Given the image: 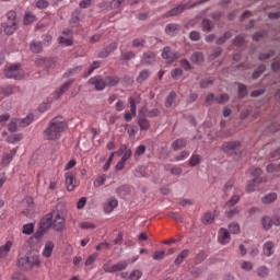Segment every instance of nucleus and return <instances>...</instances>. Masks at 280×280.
<instances>
[{
  "label": "nucleus",
  "instance_id": "nucleus-1",
  "mask_svg": "<svg viewBox=\"0 0 280 280\" xmlns=\"http://www.w3.org/2000/svg\"><path fill=\"white\" fill-rule=\"evenodd\" d=\"M66 222L65 217L58 210H54L50 213L45 214L39 222V226L37 231L33 234L34 240L40 242L43 235L49 231V229H54V231H65Z\"/></svg>",
  "mask_w": 280,
  "mask_h": 280
},
{
  "label": "nucleus",
  "instance_id": "nucleus-2",
  "mask_svg": "<svg viewBox=\"0 0 280 280\" xmlns=\"http://www.w3.org/2000/svg\"><path fill=\"white\" fill-rule=\"evenodd\" d=\"M67 128L65 118L57 116L49 121L48 127L44 131V139L47 141H58Z\"/></svg>",
  "mask_w": 280,
  "mask_h": 280
},
{
  "label": "nucleus",
  "instance_id": "nucleus-3",
  "mask_svg": "<svg viewBox=\"0 0 280 280\" xmlns=\"http://www.w3.org/2000/svg\"><path fill=\"white\" fill-rule=\"evenodd\" d=\"M18 266L21 270H32L40 266V257L37 254L30 253L25 257L18 260Z\"/></svg>",
  "mask_w": 280,
  "mask_h": 280
},
{
  "label": "nucleus",
  "instance_id": "nucleus-4",
  "mask_svg": "<svg viewBox=\"0 0 280 280\" xmlns=\"http://www.w3.org/2000/svg\"><path fill=\"white\" fill-rule=\"evenodd\" d=\"M261 174H264V171H261V168L257 167L252 170V176H254V179L249 182L246 186V191H248V194H252V191H255L257 187L261 185V183H268V178L259 177L261 176Z\"/></svg>",
  "mask_w": 280,
  "mask_h": 280
},
{
  "label": "nucleus",
  "instance_id": "nucleus-5",
  "mask_svg": "<svg viewBox=\"0 0 280 280\" xmlns=\"http://www.w3.org/2000/svg\"><path fill=\"white\" fill-rule=\"evenodd\" d=\"M7 22L2 24V28L4 30V34L12 36V34L16 32L19 27V22L16 21V12L9 11L7 13Z\"/></svg>",
  "mask_w": 280,
  "mask_h": 280
},
{
  "label": "nucleus",
  "instance_id": "nucleus-6",
  "mask_svg": "<svg viewBox=\"0 0 280 280\" xmlns=\"http://www.w3.org/2000/svg\"><path fill=\"white\" fill-rule=\"evenodd\" d=\"M5 75L9 79L23 80V78H25V71L21 69L20 63H15L7 68Z\"/></svg>",
  "mask_w": 280,
  "mask_h": 280
},
{
  "label": "nucleus",
  "instance_id": "nucleus-7",
  "mask_svg": "<svg viewBox=\"0 0 280 280\" xmlns=\"http://www.w3.org/2000/svg\"><path fill=\"white\" fill-rule=\"evenodd\" d=\"M207 0H200L198 2L195 3H184V4H179L175 8H173L172 10H170L166 13V16H178V14H183V12H185V10H189V8H196V5H200L201 3H206Z\"/></svg>",
  "mask_w": 280,
  "mask_h": 280
},
{
  "label": "nucleus",
  "instance_id": "nucleus-8",
  "mask_svg": "<svg viewBox=\"0 0 280 280\" xmlns=\"http://www.w3.org/2000/svg\"><path fill=\"white\" fill-rule=\"evenodd\" d=\"M126 268H128V261L126 260H121L115 265H110V262H105L103 265V270L104 272H121V270H126Z\"/></svg>",
  "mask_w": 280,
  "mask_h": 280
},
{
  "label": "nucleus",
  "instance_id": "nucleus-9",
  "mask_svg": "<svg viewBox=\"0 0 280 280\" xmlns=\"http://www.w3.org/2000/svg\"><path fill=\"white\" fill-rule=\"evenodd\" d=\"M35 63L37 67L46 69V71H49V69H56L58 60L56 58H38L36 59Z\"/></svg>",
  "mask_w": 280,
  "mask_h": 280
},
{
  "label": "nucleus",
  "instance_id": "nucleus-10",
  "mask_svg": "<svg viewBox=\"0 0 280 280\" xmlns=\"http://www.w3.org/2000/svg\"><path fill=\"white\" fill-rule=\"evenodd\" d=\"M66 178V187L68 191H73L75 189L77 180H75V173L73 172H67L65 174Z\"/></svg>",
  "mask_w": 280,
  "mask_h": 280
},
{
  "label": "nucleus",
  "instance_id": "nucleus-11",
  "mask_svg": "<svg viewBox=\"0 0 280 280\" xmlns=\"http://www.w3.org/2000/svg\"><path fill=\"white\" fill-rule=\"evenodd\" d=\"M162 58L167 60V62H174V60H178L180 58V54L172 51V48L165 47L162 52Z\"/></svg>",
  "mask_w": 280,
  "mask_h": 280
},
{
  "label": "nucleus",
  "instance_id": "nucleus-12",
  "mask_svg": "<svg viewBox=\"0 0 280 280\" xmlns=\"http://www.w3.org/2000/svg\"><path fill=\"white\" fill-rule=\"evenodd\" d=\"M62 34L63 35L58 38L59 45H63V47H71V45H73L71 30H65Z\"/></svg>",
  "mask_w": 280,
  "mask_h": 280
},
{
  "label": "nucleus",
  "instance_id": "nucleus-13",
  "mask_svg": "<svg viewBox=\"0 0 280 280\" xmlns=\"http://www.w3.org/2000/svg\"><path fill=\"white\" fill-rule=\"evenodd\" d=\"M89 83L92 84L96 91H104L106 89V79H102V77L91 78Z\"/></svg>",
  "mask_w": 280,
  "mask_h": 280
},
{
  "label": "nucleus",
  "instance_id": "nucleus-14",
  "mask_svg": "<svg viewBox=\"0 0 280 280\" xmlns=\"http://www.w3.org/2000/svg\"><path fill=\"white\" fill-rule=\"evenodd\" d=\"M119 205V201H117V198L109 197L107 201L104 203V211L105 213H113L115 209H117V206Z\"/></svg>",
  "mask_w": 280,
  "mask_h": 280
},
{
  "label": "nucleus",
  "instance_id": "nucleus-15",
  "mask_svg": "<svg viewBox=\"0 0 280 280\" xmlns=\"http://www.w3.org/2000/svg\"><path fill=\"white\" fill-rule=\"evenodd\" d=\"M219 243L226 245L229 242H231V234L229 233V230L221 228L219 230V236H218Z\"/></svg>",
  "mask_w": 280,
  "mask_h": 280
},
{
  "label": "nucleus",
  "instance_id": "nucleus-16",
  "mask_svg": "<svg viewBox=\"0 0 280 280\" xmlns=\"http://www.w3.org/2000/svg\"><path fill=\"white\" fill-rule=\"evenodd\" d=\"M262 254L265 257H272L275 255V243L272 241H268L262 245Z\"/></svg>",
  "mask_w": 280,
  "mask_h": 280
},
{
  "label": "nucleus",
  "instance_id": "nucleus-17",
  "mask_svg": "<svg viewBox=\"0 0 280 280\" xmlns=\"http://www.w3.org/2000/svg\"><path fill=\"white\" fill-rule=\"evenodd\" d=\"M54 248H56V244H54V242H46L42 253L43 257L49 259V257H51V254L54 253Z\"/></svg>",
  "mask_w": 280,
  "mask_h": 280
},
{
  "label": "nucleus",
  "instance_id": "nucleus-18",
  "mask_svg": "<svg viewBox=\"0 0 280 280\" xmlns=\"http://www.w3.org/2000/svg\"><path fill=\"white\" fill-rule=\"evenodd\" d=\"M241 145L240 141H230L225 142L222 145L223 152H234V150H237Z\"/></svg>",
  "mask_w": 280,
  "mask_h": 280
},
{
  "label": "nucleus",
  "instance_id": "nucleus-19",
  "mask_svg": "<svg viewBox=\"0 0 280 280\" xmlns=\"http://www.w3.org/2000/svg\"><path fill=\"white\" fill-rule=\"evenodd\" d=\"M12 249V241H7L4 245L0 246V259H3L10 255Z\"/></svg>",
  "mask_w": 280,
  "mask_h": 280
},
{
  "label": "nucleus",
  "instance_id": "nucleus-20",
  "mask_svg": "<svg viewBox=\"0 0 280 280\" xmlns=\"http://www.w3.org/2000/svg\"><path fill=\"white\" fill-rule=\"evenodd\" d=\"M71 84H73V80L67 81L63 83L58 91L55 93V100H58L61 97V95H65L67 93V90L70 89Z\"/></svg>",
  "mask_w": 280,
  "mask_h": 280
},
{
  "label": "nucleus",
  "instance_id": "nucleus-21",
  "mask_svg": "<svg viewBox=\"0 0 280 280\" xmlns=\"http://www.w3.org/2000/svg\"><path fill=\"white\" fill-rule=\"evenodd\" d=\"M14 154H16V149L11 150L10 153H4L1 161V165H3L4 167L7 165H10V163L12 162V159H14Z\"/></svg>",
  "mask_w": 280,
  "mask_h": 280
},
{
  "label": "nucleus",
  "instance_id": "nucleus-22",
  "mask_svg": "<svg viewBox=\"0 0 280 280\" xmlns=\"http://www.w3.org/2000/svg\"><path fill=\"white\" fill-rule=\"evenodd\" d=\"M155 60V55L152 51L144 52L141 62L142 65H152Z\"/></svg>",
  "mask_w": 280,
  "mask_h": 280
},
{
  "label": "nucleus",
  "instance_id": "nucleus-23",
  "mask_svg": "<svg viewBox=\"0 0 280 280\" xmlns=\"http://www.w3.org/2000/svg\"><path fill=\"white\" fill-rule=\"evenodd\" d=\"M115 49H117V43H112L109 44L106 48L105 51H102L98 57L100 58H107V56L109 54H113V51H115Z\"/></svg>",
  "mask_w": 280,
  "mask_h": 280
},
{
  "label": "nucleus",
  "instance_id": "nucleus-24",
  "mask_svg": "<svg viewBox=\"0 0 280 280\" xmlns=\"http://www.w3.org/2000/svg\"><path fill=\"white\" fill-rule=\"evenodd\" d=\"M257 277H260V279H266L268 275H270V269L266 266H260L256 269Z\"/></svg>",
  "mask_w": 280,
  "mask_h": 280
},
{
  "label": "nucleus",
  "instance_id": "nucleus-25",
  "mask_svg": "<svg viewBox=\"0 0 280 280\" xmlns=\"http://www.w3.org/2000/svg\"><path fill=\"white\" fill-rule=\"evenodd\" d=\"M189 257V249H184L175 259V266H180Z\"/></svg>",
  "mask_w": 280,
  "mask_h": 280
},
{
  "label": "nucleus",
  "instance_id": "nucleus-26",
  "mask_svg": "<svg viewBox=\"0 0 280 280\" xmlns=\"http://www.w3.org/2000/svg\"><path fill=\"white\" fill-rule=\"evenodd\" d=\"M261 224L265 231H270L272 229V219L268 215L262 217Z\"/></svg>",
  "mask_w": 280,
  "mask_h": 280
},
{
  "label": "nucleus",
  "instance_id": "nucleus-27",
  "mask_svg": "<svg viewBox=\"0 0 280 280\" xmlns=\"http://www.w3.org/2000/svg\"><path fill=\"white\" fill-rule=\"evenodd\" d=\"M105 84L106 86H117V84H119V77H106Z\"/></svg>",
  "mask_w": 280,
  "mask_h": 280
},
{
  "label": "nucleus",
  "instance_id": "nucleus-28",
  "mask_svg": "<svg viewBox=\"0 0 280 280\" xmlns=\"http://www.w3.org/2000/svg\"><path fill=\"white\" fill-rule=\"evenodd\" d=\"M215 217L211 212H206L201 219L202 224H213Z\"/></svg>",
  "mask_w": 280,
  "mask_h": 280
},
{
  "label": "nucleus",
  "instance_id": "nucleus-29",
  "mask_svg": "<svg viewBox=\"0 0 280 280\" xmlns=\"http://www.w3.org/2000/svg\"><path fill=\"white\" fill-rule=\"evenodd\" d=\"M36 15L32 12H27L24 15V25H32V23H35Z\"/></svg>",
  "mask_w": 280,
  "mask_h": 280
},
{
  "label": "nucleus",
  "instance_id": "nucleus-30",
  "mask_svg": "<svg viewBox=\"0 0 280 280\" xmlns=\"http://www.w3.org/2000/svg\"><path fill=\"white\" fill-rule=\"evenodd\" d=\"M264 205H270L271 202H275L277 200V192H271L262 197Z\"/></svg>",
  "mask_w": 280,
  "mask_h": 280
},
{
  "label": "nucleus",
  "instance_id": "nucleus-31",
  "mask_svg": "<svg viewBox=\"0 0 280 280\" xmlns=\"http://www.w3.org/2000/svg\"><path fill=\"white\" fill-rule=\"evenodd\" d=\"M31 51L33 54H40L43 51V44L40 42H32Z\"/></svg>",
  "mask_w": 280,
  "mask_h": 280
},
{
  "label": "nucleus",
  "instance_id": "nucleus-32",
  "mask_svg": "<svg viewBox=\"0 0 280 280\" xmlns=\"http://www.w3.org/2000/svg\"><path fill=\"white\" fill-rule=\"evenodd\" d=\"M173 150H180L182 148H185L187 145V140L185 139H177L173 142Z\"/></svg>",
  "mask_w": 280,
  "mask_h": 280
},
{
  "label": "nucleus",
  "instance_id": "nucleus-33",
  "mask_svg": "<svg viewBox=\"0 0 280 280\" xmlns=\"http://www.w3.org/2000/svg\"><path fill=\"white\" fill-rule=\"evenodd\" d=\"M190 60L195 63L202 62L205 60V55H202L200 51H196L191 55Z\"/></svg>",
  "mask_w": 280,
  "mask_h": 280
},
{
  "label": "nucleus",
  "instance_id": "nucleus-34",
  "mask_svg": "<svg viewBox=\"0 0 280 280\" xmlns=\"http://www.w3.org/2000/svg\"><path fill=\"white\" fill-rule=\"evenodd\" d=\"M33 121H34V116L30 114L20 121V126L21 128H27V126H30V124H32Z\"/></svg>",
  "mask_w": 280,
  "mask_h": 280
},
{
  "label": "nucleus",
  "instance_id": "nucleus-35",
  "mask_svg": "<svg viewBox=\"0 0 280 280\" xmlns=\"http://www.w3.org/2000/svg\"><path fill=\"white\" fill-rule=\"evenodd\" d=\"M100 67H101L100 61H94V62L90 66V68L88 69V72H85V73L83 74V78H89V75H91V74L93 73V71H95V69H100Z\"/></svg>",
  "mask_w": 280,
  "mask_h": 280
},
{
  "label": "nucleus",
  "instance_id": "nucleus-36",
  "mask_svg": "<svg viewBox=\"0 0 280 280\" xmlns=\"http://www.w3.org/2000/svg\"><path fill=\"white\" fill-rule=\"evenodd\" d=\"M174 102H176V92H171L166 97V102H165L166 108H170L172 104H174Z\"/></svg>",
  "mask_w": 280,
  "mask_h": 280
},
{
  "label": "nucleus",
  "instance_id": "nucleus-37",
  "mask_svg": "<svg viewBox=\"0 0 280 280\" xmlns=\"http://www.w3.org/2000/svg\"><path fill=\"white\" fill-rule=\"evenodd\" d=\"M188 165L190 167H196V165H200V155L192 154L191 158L189 159Z\"/></svg>",
  "mask_w": 280,
  "mask_h": 280
},
{
  "label": "nucleus",
  "instance_id": "nucleus-38",
  "mask_svg": "<svg viewBox=\"0 0 280 280\" xmlns=\"http://www.w3.org/2000/svg\"><path fill=\"white\" fill-rule=\"evenodd\" d=\"M22 233L24 235H32V233H34V223H27L23 225Z\"/></svg>",
  "mask_w": 280,
  "mask_h": 280
},
{
  "label": "nucleus",
  "instance_id": "nucleus-39",
  "mask_svg": "<svg viewBox=\"0 0 280 280\" xmlns=\"http://www.w3.org/2000/svg\"><path fill=\"white\" fill-rule=\"evenodd\" d=\"M80 71H82V66L74 67L65 73V78H71V75H75Z\"/></svg>",
  "mask_w": 280,
  "mask_h": 280
},
{
  "label": "nucleus",
  "instance_id": "nucleus-40",
  "mask_svg": "<svg viewBox=\"0 0 280 280\" xmlns=\"http://www.w3.org/2000/svg\"><path fill=\"white\" fill-rule=\"evenodd\" d=\"M23 139L21 133L11 135L7 138L8 143H16Z\"/></svg>",
  "mask_w": 280,
  "mask_h": 280
},
{
  "label": "nucleus",
  "instance_id": "nucleus-41",
  "mask_svg": "<svg viewBox=\"0 0 280 280\" xmlns=\"http://www.w3.org/2000/svg\"><path fill=\"white\" fill-rule=\"evenodd\" d=\"M141 277H143V272H141V270H139V269H135L129 275L130 280H139V279H141Z\"/></svg>",
  "mask_w": 280,
  "mask_h": 280
},
{
  "label": "nucleus",
  "instance_id": "nucleus-42",
  "mask_svg": "<svg viewBox=\"0 0 280 280\" xmlns=\"http://www.w3.org/2000/svg\"><path fill=\"white\" fill-rule=\"evenodd\" d=\"M96 228L97 225H95L93 222H90V221H84L80 223V229H83V230L92 231L93 229H96Z\"/></svg>",
  "mask_w": 280,
  "mask_h": 280
},
{
  "label": "nucleus",
  "instance_id": "nucleus-43",
  "mask_svg": "<svg viewBox=\"0 0 280 280\" xmlns=\"http://www.w3.org/2000/svg\"><path fill=\"white\" fill-rule=\"evenodd\" d=\"M139 127L141 130H149L150 129V121L145 118H140L139 121Z\"/></svg>",
  "mask_w": 280,
  "mask_h": 280
},
{
  "label": "nucleus",
  "instance_id": "nucleus-44",
  "mask_svg": "<svg viewBox=\"0 0 280 280\" xmlns=\"http://www.w3.org/2000/svg\"><path fill=\"white\" fill-rule=\"evenodd\" d=\"M105 183H106V175L103 174L94 180V187H102V185H105Z\"/></svg>",
  "mask_w": 280,
  "mask_h": 280
},
{
  "label": "nucleus",
  "instance_id": "nucleus-45",
  "mask_svg": "<svg viewBox=\"0 0 280 280\" xmlns=\"http://www.w3.org/2000/svg\"><path fill=\"white\" fill-rule=\"evenodd\" d=\"M97 257H100V254H97V253L90 255L88 257V259L85 260V266H93V264H95V260L97 259Z\"/></svg>",
  "mask_w": 280,
  "mask_h": 280
},
{
  "label": "nucleus",
  "instance_id": "nucleus-46",
  "mask_svg": "<svg viewBox=\"0 0 280 280\" xmlns=\"http://www.w3.org/2000/svg\"><path fill=\"white\" fill-rule=\"evenodd\" d=\"M202 30L203 32H211V30H213V24L211 23V21L205 19L202 21Z\"/></svg>",
  "mask_w": 280,
  "mask_h": 280
},
{
  "label": "nucleus",
  "instance_id": "nucleus-47",
  "mask_svg": "<svg viewBox=\"0 0 280 280\" xmlns=\"http://www.w3.org/2000/svg\"><path fill=\"white\" fill-rule=\"evenodd\" d=\"M231 36H233V34H231V32H226L222 37H220L217 40V45H224V43H226V40H229V38H231Z\"/></svg>",
  "mask_w": 280,
  "mask_h": 280
},
{
  "label": "nucleus",
  "instance_id": "nucleus-48",
  "mask_svg": "<svg viewBox=\"0 0 280 280\" xmlns=\"http://www.w3.org/2000/svg\"><path fill=\"white\" fill-rule=\"evenodd\" d=\"M150 78V72L148 70H143L140 72L139 77L137 78L138 82H144V80H148Z\"/></svg>",
  "mask_w": 280,
  "mask_h": 280
},
{
  "label": "nucleus",
  "instance_id": "nucleus-49",
  "mask_svg": "<svg viewBox=\"0 0 280 280\" xmlns=\"http://www.w3.org/2000/svg\"><path fill=\"white\" fill-rule=\"evenodd\" d=\"M237 202H240V196L234 195L225 205H226V207H235V205H237Z\"/></svg>",
  "mask_w": 280,
  "mask_h": 280
},
{
  "label": "nucleus",
  "instance_id": "nucleus-50",
  "mask_svg": "<svg viewBox=\"0 0 280 280\" xmlns=\"http://www.w3.org/2000/svg\"><path fill=\"white\" fill-rule=\"evenodd\" d=\"M264 71H266V66L262 65L253 73L252 78L257 80V78H259Z\"/></svg>",
  "mask_w": 280,
  "mask_h": 280
},
{
  "label": "nucleus",
  "instance_id": "nucleus-51",
  "mask_svg": "<svg viewBox=\"0 0 280 280\" xmlns=\"http://www.w3.org/2000/svg\"><path fill=\"white\" fill-rule=\"evenodd\" d=\"M178 30V24H167L165 27L166 34H174Z\"/></svg>",
  "mask_w": 280,
  "mask_h": 280
},
{
  "label": "nucleus",
  "instance_id": "nucleus-52",
  "mask_svg": "<svg viewBox=\"0 0 280 280\" xmlns=\"http://www.w3.org/2000/svg\"><path fill=\"white\" fill-rule=\"evenodd\" d=\"M248 93V90L246 89V85L240 84L238 85V97H246Z\"/></svg>",
  "mask_w": 280,
  "mask_h": 280
},
{
  "label": "nucleus",
  "instance_id": "nucleus-53",
  "mask_svg": "<svg viewBox=\"0 0 280 280\" xmlns=\"http://www.w3.org/2000/svg\"><path fill=\"white\" fill-rule=\"evenodd\" d=\"M229 229L230 232L233 233L234 235H237V233H240V224L237 223H230Z\"/></svg>",
  "mask_w": 280,
  "mask_h": 280
},
{
  "label": "nucleus",
  "instance_id": "nucleus-54",
  "mask_svg": "<svg viewBox=\"0 0 280 280\" xmlns=\"http://www.w3.org/2000/svg\"><path fill=\"white\" fill-rule=\"evenodd\" d=\"M36 8L39 10H45V8H49V2L47 0H38L36 2Z\"/></svg>",
  "mask_w": 280,
  "mask_h": 280
},
{
  "label": "nucleus",
  "instance_id": "nucleus-55",
  "mask_svg": "<svg viewBox=\"0 0 280 280\" xmlns=\"http://www.w3.org/2000/svg\"><path fill=\"white\" fill-rule=\"evenodd\" d=\"M171 75L174 80H178V78H180V75H183V69L176 68V69L172 70Z\"/></svg>",
  "mask_w": 280,
  "mask_h": 280
},
{
  "label": "nucleus",
  "instance_id": "nucleus-56",
  "mask_svg": "<svg viewBox=\"0 0 280 280\" xmlns=\"http://www.w3.org/2000/svg\"><path fill=\"white\" fill-rule=\"evenodd\" d=\"M121 3H124V0H113L110 2V9L112 10H119V8H121Z\"/></svg>",
  "mask_w": 280,
  "mask_h": 280
},
{
  "label": "nucleus",
  "instance_id": "nucleus-57",
  "mask_svg": "<svg viewBox=\"0 0 280 280\" xmlns=\"http://www.w3.org/2000/svg\"><path fill=\"white\" fill-rule=\"evenodd\" d=\"M189 158V151H182L179 155L175 156V161H185Z\"/></svg>",
  "mask_w": 280,
  "mask_h": 280
},
{
  "label": "nucleus",
  "instance_id": "nucleus-58",
  "mask_svg": "<svg viewBox=\"0 0 280 280\" xmlns=\"http://www.w3.org/2000/svg\"><path fill=\"white\" fill-rule=\"evenodd\" d=\"M244 43H245L244 36L242 35L236 36V38L234 39V45L236 47H244Z\"/></svg>",
  "mask_w": 280,
  "mask_h": 280
},
{
  "label": "nucleus",
  "instance_id": "nucleus-59",
  "mask_svg": "<svg viewBox=\"0 0 280 280\" xmlns=\"http://www.w3.org/2000/svg\"><path fill=\"white\" fill-rule=\"evenodd\" d=\"M165 257V250H158L153 255V259L155 261H159L160 259H163Z\"/></svg>",
  "mask_w": 280,
  "mask_h": 280
},
{
  "label": "nucleus",
  "instance_id": "nucleus-60",
  "mask_svg": "<svg viewBox=\"0 0 280 280\" xmlns=\"http://www.w3.org/2000/svg\"><path fill=\"white\" fill-rule=\"evenodd\" d=\"M242 270L250 271L253 270V262L250 261H243L241 265Z\"/></svg>",
  "mask_w": 280,
  "mask_h": 280
},
{
  "label": "nucleus",
  "instance_id": "nucleus-61",
  "mask_svg": "<svg viewBox=\"0 0 280 280\" xmlns=\"http://www.w3.org/2000/svg\"><path fill=\"white\" fill-rule=\"evenodd\" d=\"M215 100L219 104H224V102H229V96L228 94H221L220 96H217Z\"/></svg>",
  "mask_w": 280,
  "mask_h": 280
},
{
  "label": "nucleus",
  "instance_id": "nucleus-62",
  "mask_svg": "<svg viewBox=\"0 0 280 280\" xmlns=\"http://www.w3.org/2000/svg\"><path fill=\"white\" fill-rule=\"evenodd\" d=\"M85 205H86V197H82L77 202V209H84Z\"/></svg>",
  "mask_w": 280,
  "mask_h": 280
},
{
  "label": "nucleus",
  "instance_id": "nucleus-63",
  "mask_svg": "<svg viewBox=\"0 0 280 280\" xmlns=\"http://www.w3.org/2000/svg\"><path fill=\"white\" fill-rule=\"evenodd\" d=\"M189 38L190 40H199L200 39V34L198 33V31H192L189 34Z\"/></svg>",
  "mask_w": 280,
  "mask_h": 280
},
{
  "label": "nucleus",
  "instance_id": "nucleus-64",
  "mask_svg": "<svg viewBox=\"0 0 280 280\" xmlns=\"http://www.w3.org/2000/svg\"><path fill=\"white\" fill-rule=\"evenodd\" d=\"M13 280H27V277H25L23 273H14Z\"/></svg>",
  "mask_w": 280,
  "mask_h": 280
}]
</instances>
